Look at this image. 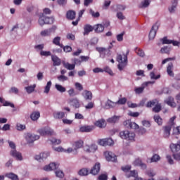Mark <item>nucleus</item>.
<instances>
[{
	"label": "nucleus",
	"instance_id": "obj_1",
	"mask_svg": "<svg viewBox=\"0 0 180 180\" xmlns=\"http://www.w3.org/2000/svg\"><path fill=\"white\" fill-rule=\"evenodd\" d=\"M117 61L119 63L117 65V68L120 71H123L124 68L127 65V55L126 54H117Z\"/></svg>",
	"mask_w": 180,
	"mask_h": 180
},
{
	"label": "nucleus",
	"instance_id": "obj_2",
	"mask_svg": "<svg viewBox=\"0 0 180 180\" xmlns=\"http://www.w3.org/2000/svg\"><path fill=\"white\" fill-rule=\"evenodd\" d=\"M120 137L124 140H130L131 141L134 140L136 134L133 132H129V131H122L120 132Z\"/></svg>",
	"mask_w": 180,
	"mask_h": 180
},
{
	"label": "nucleus",
	"instance_id": "obj_3",
	"mask_svg": "<svg viewBox=\"0 0 180 180\" xmlns=\"http://www.w3.org/2000/svg\"><path fill=\"white\" fill-rule=\"evenodd\" d=\"M40 136L39 135H36L32 133H27L25 135V140L28 143V144H32V143H34L36 140H39Z\"/></svg>",
	"mask_w": 180,
	"mask_h": 180
},
{
	"label": "nucleus",
	"instance_id": "obj_4",
	"mask_svg": "<svg viewBox=\"0 0 180 180\" xmlns=\"http://www.w3.org/2000/svg\"><path fill=\"white\" fill-rule=\"evenodd\" d=\"M155 82H144L142 86L141 87H136L134 89L135 94H137L138 95H140V94H143V92L144 91V88H146V86H148V85H153V84H155Z\"/></svg>",
	"mask_w": 180,
	"mask_h": 180
},
{
	"label": "nucleus",
	"instance_id": "obj_5",
	"mask_svg": "<svg viewBox=\"0 0 180 180\" xmlns=\"http://www.w3.org/2000/svg\"><path fill=\"white\" fill-rule=\"evenodd\" d=\"M158 27H160V25L158 23L155 24L152 27V29L149 32V40H154V38L157 34V30H158Z\"/></svg>",
	"mask_w": 180,
	"mask_h": 180
},
{
	"label": "nucleus",
	"instance_id": "obj_6",
	"mask_svg": "<svg viewBox=\"0 0 180 180\" xmlns=\"http://www.w3.org/2000/svg\"><path fill=\"white\" fill-rule=\"evenodd\" d=\"M68 103L70 106H73V108H75V109H78L81 106V104L79 103V100H78L77 98L68 99Z\"/></svg>",
	"mask_w": 180,
	"mask_h": 180
},
{
	"label": "nucleus",
	"instance_id": "obj_7",
	"mask_svg": "<svg viewBox=\"0 0 180 180\" xmlns=\"http://www.w3.org/2000/svg\"><path fill=\"white\" fill-rule=\"evenodd\" d=\"M10 154L13 158H15L17 161H22L23 160V156H22V153L16 150V149L11 150Z\"/></svg>",
	"mask_w": 180,
	"mask_h": 180
},
{
	"label": "nucleus",
	"instance_id": "obj_8",
	"mask_svg": "<svg viewBox=\"0 0 180 180\" xmlns=\"http://www.w3.org/2000/svg\"><path fill=\"white\" fill-rule=\"evenodd\" d=\"M104 155L107 160V161H112L115 162L117 160V156L112 152L110 151H105L104 153Z\"/></svg>",
	"mask_w": 180,
	"mask_h": 180
},
{
	"label": "nucleus",
	"instance_id": "obj_9",
	"mask_svg": "<svg viewBox=\"0 0 180 180\" xmlns=\"http://www.w3.org/2000/svg\"><path fill=\"white\" fill-rule=\"evenodd\" d=\"M171 129H172L171 125H166L162 127L163 136L165 139H168L169 136H171Z\"/></svg>",
	"mask_w": 180,
	"mask_h": 180
},
{
	"label": "nucleus",
	"instance_id": "obj_10",
	"mask_svg": "<svg viewBox=\"0 0 180 180\" xmlns=\"http://www.w3.org/2000/svg\"><path fill=\"white\" fill-rule=\"evenodd\" d=\"M162 44H173V46H178L179 42L171 39H168L167 37H163L160 39Z\"/></svg>",
	"mask_w": 180,
	"mask_h": 180
},
{
	"label": "nucleus",
	"instance_id": "obj_11",
	"mask_svg": "<svg viewBox=\"0 0 180 180\" xmlns=\"http://www.w3.org/2000/svg\"><path fill=\"white\" fill-rule=\"evenodd\" d=\"M48 157H50V153L43 152L37 155L35 160H37V161H44V160H47Z\"/></svg>",
	"mask_w": 180,
	"mask_h": 180
},
{
	"label": "nucleus",
	"instance_id": "obj_12",
	"mask_svg": "<svg viewBox=\"0 0 180 180\" xmlns=\"http://www.w3.org/2000/svg\"><path fill=\"white\" fill-rule=\"evenodd\" d=\"M58 163L51 162L49 165L44 167V171H54V169H57L58 168Z\"/></svg>",
	"mask_w": 180,
	"mask_h": 180
},
{
	"label": "nucleus",
	"instance_id": "obj_13",
	"mask_svg": "<svg viewBox=\"0 0 180 180\" xmlns=\"http://www.w3.org/2000/svg\"><path fill=\"white\" fill-rule=\"evenodd\" d=\"M99 171H101V163L96 162L91 168L90 174H91V175H98V174H99Z\"/></svg>",
	"mask_w": 180,
	"mask_h": 180
},
{
	"label": "nucleus",
	"instance_id": "obj_14",
	"mask_svg": "<svg viewBox=\"0 0 180 180\" xmlns=\"http://www.w3.org/2000/svg\"><path fill=\"white\" fill-rule=\"evenodd\" d=\"M126 176L127 178L132 176L135 180H141V179L139 177V173L136 170L130 171L129 173L126 174Z\"/></svg>",
	"mask_w": 180,
	"mask_h": 180
},
{
	"label": "nucleus",
	"instance_id": "obj_15",
	"mask_svg": "<svg viewBox=\"0 0 180 180\" xmlns=\"http://www.w3.org/2000/svg\"><path fill=\"white\" fill-rule=\"evenodd\" d=\"M98 150V146L93 144L91 146H86L84 148L86 153H95Z\"/></svg>",
	"mask_w": 180,
	"mask_h": 180
},
{
	"label": "nucleus",
	"instance_id": "obj_16",
	"mask_svg": "<svg viewBox=\"0 0 180 180\" xmlns=\"http://www.w3.org/2000/svg\"><path fill=\"white\" fill-rule=\"evenodd\" d=\"M82 96L84 98L85 101H92V92L84 90L82 93Z\"/></svg>",
	"mask_w": 180,
	"mask_h": 180
},
{
	"label": "nucleus",
	"instance_id": "obj_17",
	"mask_svg": "<svg viewBox=\"0 0 180 180\" xmlns=\"http://www.w3.org/2000/svg\"><path fill=\"white\" fill-rule=\"evenodd\" d=\"M116 107V102H113L110 99H108L105 103L104 108L105 109H112V108Z\"/></svg>",
	"mask_w": 180,
	"mask_h": 180
},
{
	"label": "nucleus",
	"instance_id": "obj_18",
	"mask_svg": "<svg viewBox=\"0 0 180 180\" xmlns=\"http://www.w3.org/2000/svg\"><path fill=\"white\" fill-rule=\"evenodd\" d=\"M84 30L83 33L84 36H88V34L91 33V32L94 31V27H92V25L87 24L84 25Z\"/></svg>",
	"mask_w": 180,
	"mask_h": 180
},
{
	"label": "nucleus",
	"instance_id": "obj_19",
	"mask_svg": "<svg viewBox=\"0 0 180 180\" xmlns=\"http://www.w3.org/2000/svg\"><path fill=\"white\" fill-rule=\"evenodd\" d=\"M56 30V28H50L48 30H44L41 32L40 34L42 36V37H46L47 36H50L52 32H54Z\"/></svg>",
	"mask_w": 180,
	"mask_h": 180
},
{
	"label": "nucleus",
	"instance_id": "obj_20",
	"mask_svg": "<svg viewBox=\"0 0 180 180\" xmlns=\"http://www.w3.org/2000/svg\"><path fill=\"white\" fill-rule=\"evenodd\" d=\"M51 59L53 63L54 67L61 65V59L57 57L56 55L51 56Z\"/></svg>",
	"mask_w": 180,
	"mask_h": 180
},
{
	"label": "nucleus",
	"instance_id": "obj_21",
	"mask_svg": "<svg viewBox=\"0 0 180 180\" xmlns=\"http://www.w3.org/2000/svg\"><path fill=\"white\" fill-rule=\"evenodd\" d=\"M77 13H75V11L70 10L68 11L66 13V18L67 19H68L69 20H74V19L75 18Z\"/></svg>",
	"mask_w": 180,
	"mask_h": 180
},
{
	"label": "nucleus",
	"instance_id": "obj_22",
	"mask_svg": "<svg viewBox=\"0 0 180 180\" xmlns=\"http://www.w3.org/2000/svg\"><path fill=\"white\" fill-rule=\"evenodd\" d=\"M65 117V113H64V112L58 111V112H53L54 119H58V120L64 119Z\"/></svg>",
	"mask_w": 180,
	"mask_h": 180
},
{
	"label": "nucleus",
	"instance_id": "obj_23",
	"mask_svg": "<svg viewBox=\"0 0 180 180\" xmlns=\"http://www.w3.org/2000/svg\"><path fill=\"white\" fill-rule=\"evenodd\" d=\"M167 105L169 106H171L172 108H176V103H175V101H174V98L172 97H169L166 101H165Z\"/></svg>",
	"mask_w": 180,
	"mask_h": 180
},
{
	"label": "nucleus",
	"instance_id": "obj_24",
	"mask_svg": "<svg viewBox=\"0 0 180 180\" xmlns=\"http://www.w3.org/2000/svg\"><path fill=\"white\" fill-rule=\"evenodd\" d=\"M82 146H84V141L81 140L75 141V143L73 144V147H75V153H77V150H78V148H81Z\"/></svg>",
	"mask_w": 180,
	"mask_h": 180
},
{
	"label": "nucleus",
	"instance_id": "obj_25",
	"mask_svg": "<svg viewBox=\"0 0 180 180\" xmlns=\"http://www.w3.org/2000/svg\"><path fill=\"white\" fill-rule=\"evenodd\" d=\"M39 117H40V112L39 111L33 112L30 115V119H32L34 122H36V120H38Z\"/></svg>",
	"mask_w": 180,
	"mask_h": 180
},
{
	"label": "nucleus",
	"instance_id": "obj_26",
	"mask_svg": "<svg viewBox=\"0 0 180 180\" xmlns=\"http://www.w3.org/2000/svg\"><path fill=\"white\" fill-rule=\"evenodd\" d=\"M96 50L97 51H98V53H100V57H101V58H105V53H106V51H108L106 50V48H103V47L96 48Z\"/></svg>",
	"mask_w": 180,
	"mask_h": 180
},
{
	"label": "nucleus",
	"instance_id": "obj_27",
	"mask_svg": "<svg viewBox=\"0 0 180 180\" xmlns=\"http://www.w3.org/2000/svg\"><path fill=\"white\" fill-rule=\"evenodd\" d=\"M0 103H2L3 106H11V108H15V105H13V103L6 101L2 97H0Z\"/></svg>",
	"mask_w": 180,
	"mask_h": 180
},
{
	"label": "nucleus",
	"instance_id": "obj_28",
	"mask_svg": "<svg viewBox=\"0 0 180 180\" xmlns=\"http://www.w3.org/2000/svg\"><path fill=\"white\" fill-rule=\"evenodd\" d=\"M25 89L27 91V94H33L34 92V89H36V84L30 85L25 87Z\"/></svg>",
	"mask_w": 180,
	"mask_h": 180
},
{
	"label": "nucleus",
	"instance_id": "obj_29",
	"mask_svg": "<svg viewBox=\"0 0 180 180\" xmlns=\"http://www.w3.org/2000/svg\"><path fill=\"white\" fill-rule=\"evenodd\" d=\"M92 130H93V128L91 126H84L80 127V131L82 133H84V132L89 133V131H92Z\"/></svg>",
	"mask_w": 180,
	"mask_h": 180
},
{
	"label": "nucleus",
	"instance_id": "obj_30",
	"mask_svg": "<svg viewBox=\"0 0 180 180\" xmlns=\"http://www.w3.org/2000/svg\"><path fill=\"white\" fill-rule=\"evenodd\" d=\"M6 178H8L9 179L11 180H19V177L18 176V175L12 172L6 174Z\"/></svg>",
	"mask_w": 180,
	"mask_h": 180
},
{
	"label": "nucleus",
	"instance_id": "obj_31",
	"mask_svg": "<svg viewBox=\"0 0 180 180\" xmlns=\"http://www.w3.org/2000/svg\"><path fill=\"white\" fill-rule=\"evenodd\" d=\"M170 148L173 153H176V151H179L180 150V145L178 143H172L170 145Z\"/></svg>",
	"mask_w": 180,
	"mask_h": 180
},
{
	"label": "nucleus",
	"instance_id": "obj_32",
	"mask_svg": "<svg viewBox=\"0 0 180 180\" xmlns=\"http://www.w3.org/2000/svg\"><path fill=\"white\" fill-rule=\"evenodd\" d=\"M94 30L96 32V33H101V32L105 30V27L101 24H98L97 25L94 26Z\"/></svg>",
	"mask_w": 180,
	"mask_h": 180
},
{
	"label": "nucleus",
	"instance_id": "obj_33",
	"mask_svg": "<svg viewBox=\"0 0 180 180\" xmlns=\"http://www.w3.org/2000/svg\"><path fill=\"white\" fill-rule=\"evenodd\" d=\"M89 174V172L88 171V169L86 168H83L81 169L79 172H78V174L80 176H86V175H88Z\"/></svg>",
	"mask_w": 180,
	"mask_h": 180
},
{
	"label": "nucleus",
	"instance_id": "obj_34",
	"mask_svg": "<svg viewBox=\"0 0 180 180\" xmlns=\"http://www.w3.org/2000/svg\"><path fill=\"white\" fill-rule=\"evenodd\" d=\"M53 134H55L54 130L49 127H45V136H53Z\"/></svg>",
	"mask_w": 180,
	"mask_h": 180
},
{
	"label": "nucleus",
	"instance_id": "obj_35",
	"mask_svg": "<svg viewBox=\"0 0 180 180\" xmlns=\"http://www.w3.org/2000/svg\"><path fill=\"white\" fill-rule=\"evenodd\" d=\"M60 40H61V37H56L53 39V44H56V46H59L60 47H61V49H63V44H60Z\"/></svg>",
	"mask_w": 180,
	"mask_h": 180
},
{
	"label": "nucleus",
	"instance_id": "obj_36",
	"mask_svg": "<svg viewBox=\"0 0 180 180\" xmlns=\"http://www.w3.org/2000/svg\"><path fill=\"white\" fill-rule=\"evenodd\" d=\"M172 68H174V65H172V63H170L167 66V74L170 76V77H174V72H172Z\"/></svg>",
	"mask_w": 180,
	"mask_h": 180
},
{
	"label": "nucleus",
	"instance_id": "obj_37",
	"mask_svg": "<svg viewBox=\"0 0 180 180\" xmlns=\"http://www.w3.org/2000/svg\"><path fill=\"white\" fill-rule=\"evenodd\" d=\"M68 94L70 98H74V96H77V95H78V94H77V92L75 91V89H74V88H70L68 91Z\"/></svg>",
	"mask_w": 180,
	"mask_h": 180
},
{
	"label": "nucleus",
	"instance_id": "obj_38",
	"mask_svg": "<svg viewBox=\"0 0 180 180\" xmlns=\"http://www.w3.org/2000/svg\"><path fill=\"white\" fill-rule=\"evenodd\" d=\"M169 51H171V48L169 46H164L160 49V53L162 54H169Z\"/></svg>",
	"mask_w": 180,
	"mask_h": 180
},
{
	"label": "nucleus",
	"instance_id": "obj_39",
	"mask_svg": "<svg viewBox=\"0 0 180 180\" xmlns=\"http://www.w3.org/2000/svg\"><path fill=\"white\" fill-rule=\"evenodd\" d=\"M119 119H120V117L113 116L112 117L108 118L107 122H108V123H116L119 122Z\"/></svg>",
	"mask_w": 180,
	"mask_h": 180
},
{
	"label": "nucleus",
	"instance_id": "obj_40",
	"mask_svg": "<svg viewBox=\"0 0 180 180\" xmlns=\"http://www.w3.org/2000/svg\"><path fill=\"white\" fill-rule=\"evenodd\" d=\"M55 88L56 89H57V91H58V92H61V93H64L65 92V91H67L65 87L63 86L60 84H56Z\"/></svg>",
	"mask_w": 180,
	"mask_h": 180
},
{
	"label": "nucleus",
	"instance_id": "obj_41",
	"mask_svg": "<svg viewBox=\"0 0 180 180\" xmlns=\"http://www.w3.org/2000/svg\"><path fill=\"white\" fill-rule=\"evenodd\" d=\"M96 126H97V127H100L101 129H102V127H105V120H99L97 122H96L95 123Z\"/></svg>",
	"mask_w": 180,
	"mask_h": 180
},
{
	"label": "nucleus",
	"instance_id": "obj_42",
	"mask_svg": "<svg viewBox=\"0 0 180 180\" xmlns=\"http://www.w3.org/2000/svg\"><path fill=\"white\" fill-rule=\"evenodd\" d=\"M154 120L159 126L162 125V118L160 117V115H155L154 116Z\"/></svg>",
	"mask_w": 180,
	"mask_h": 180
},
{
	"label": "nucleus",
	"instance_id": "obj_43",
	"mask_svg": "<svg viewBox=\"0 0 180 180\" xmlns=\"http://www.w3.org/2000/svg\"><path fill=\"white\" fill-rule=\"evenodd\" d=\"M150 0H143L139 5V8H147L150 5Z\"/></svg>",
	"mask_w": 180,
	"mask_h": 180
},
{
	"label": "nucleus",
	"instance_id": "obj_44",
	"mask_svg": "<svg viewBox=\"0 0 180 180\" xmlns=\"http://www.w3.org/2000/svg\"><path fill=\"white\" fill-rule=\"evenodd\" d=\"M134 164L135 165H140V167H141L143 169H146V168H147V166L146 165V164L141 162V160H136Z\"/></svg>",
	"mask_w": 180,
	"mask_h": 180
},
{
	"label": "nucleus",
	"instance_id": "obj_45",
	"mask_svg": "<svg viewBox=\"0 0 180 180\" xmlns=\"http://www.w3.org/2000/svg\"><path fill=\"white\" fill-rule=\"evenodd\" d=\"M135 51H136V54L138 56H139V57H144V56H146V54L144 53V51H143L140 48H136L135 49Z\"/></svg>",
	"mask_w": 180,
	"mask_h": 180
},
{
	"label": "nucleus",
	"instance_id": "obj_46",
	"mask_svg": "<svg viewBox=\"0 0 180 180\" xmlns=\"http://www.w3.org/2000/svg\"><path fill=\"white\" fill-rule=\"evenodd\" d=\"M51 88V81H49L47 82L46 86H45L44 89V94H49L50 92V89Z\"/></svg>",
	"mask_w": 180,
	"mask_h": 180
},
{
	"label": "nucleus",
	"instance_id": "obj_47",
	"mask_svg": "<svg viewBox=\"0 0 180 180\" xmlns=\"http://www.w3.org/2000/svg\"><path fill=\"white\" fill-rule=\"evenodd\" d=\"M46 19V16L44 15V14H42V15H41L39 17V19L38 20L39 24L40 25V26H43L45 25V20Z\"/></svg>",
	"mask_w": 180,
	"mask_h": 180
},
{
	"label": "nucleus",
	"instance_id": "obj_48",
	"mask_svg": "<svg viewBox=\"0 0 180 180\" xmlns=\"http://www.w3.org/2000/svg\"><path fill=\"white\" fill-rule=\"evenodd\" d=\"M65 68L67 70H74L75 68V64H70L68 63H64Z\"/></svg>",
	"mask_w": 180,
	"mask_h": 180
},
{
	"label": "nucleus",
	"instance_id": "obj_49",
	"mask_svg": "<svg viewBox=\"0 0 180 180\" xmlns=\"http://www.w3.org/2000/svg\"><path fill=\"white\" fill-rule=\"evenodd\" d=\"M131 169V166L130 165H127L122 167V170L126 174H129Z\"/></svg>",
	"mask_w": 180,
	"mask_h": 180
},
{
	"label": "nucleus",
	"instance_id": "obj_50",
	"mask_svg": "<svg viewBox=\"0 0 180 180\" xmlns=\"http://www.w3.org/2000/svg\"><path fill=\"white\" fill-rule=\"evenodd\" d=\"M57 79H58V81H60V82H64L65 81H68V77L65 76V75H60L58 76Z\"/></svg>",
	"mask_w": 180,
	"mask_h": 180
},
{
	"label": "nucleus",
	"instance_id": "obj_51",
	"mask_svg": "<svg viewBox=\"0 0 180 180\" xmlns=\"http://www.w3.org/2000/svg\"><path fill=\"white\" fill-rule=\"evenodd\" d=\"M127 102V99L126 98H122L118 100V101L115 102L116 105H124Z\"/></svg>",
	"mask_w": 180,
	"mask_h": 180
},
{
	"label": "nucleus",
	"instance_id": "obj_52",
	"mask_svg": "<svg viewBox=\"0 0 180 180\" xmlns=\"http://www.w3.org/2000/svg\"><path fill=\"white\" fill-rule=\"evenodd\" d=\"M160 160H161L160 155L155 154L151 158V162H157L158 161H160Z\"/></svg>",
	"mask_w": 180,
	"mask_h": 180
},
{
	"label": "nucleus",
	"instance_id": "obj_53",
	"mask_svg": "<svg viewBox=\"0 0 180 180\" xmlns=\"http://www.w3.org/2000/svg\"><path fill=\"white\" fill-rule=\"evenodd\" d=\"M108 173H103L98 176V180H108Z\"/></svg>",
	"mask_w": 180,
	"mask_h": 180
},
{
	"label": "nucleus",
	"instance_id": "obj_54",
	"mask_svg": "<svg viewBox=\"0 0 180 180\" xmlns=\"http://www.w3.org/2000/svg\"><path fill=\"white\" fill-rule=\"evenodd\" d=\"M161 110V104H156L155 106L153 108V112L155 113H158Z\"/></svg>",
	"mask_w": 180,
	"mask_h": 180
},
{
	"label": "nucleus",
	"instance_id": "obj_55",
	"mask_svg": "<svg viewBox=\"0 0 180 180\" xmlns=\"http://www.w3.org/2000/svg\"><path fill=\"white\" fill-rule=\"evenodd\" d=\"M176 9V3L174 4L172 6L169 7V12L170 13H175Z\"/></svg>",
	"mask_w": 180,
	"mask_h": 180
},
{
	"label": "nucleus",
	"instance_id": "obj_56",
	"mask_svg": "<svg viewBox=\"0 0 180 180\" xmlns=\"http://www.w3.org/2000/svg\"><path fill=\"white\" fill-rule=\"evenodd\" d=\"M75 86L76 89H77V91H81L84 90V86L80 83L76 82L75 84Z\"/></svg>",
	"mask_w": 180,
	"mask_h": 180
},
{
	"label": "nucleus",
	"instance_id": "obj_57",
	"mask_svg": "<svg viewBox=\"0 0 180 180\" xmlns=\"http://www.w3.org/2000/svg\"><path fill=\"white\" fill-rule=\"evenodd\" d=\"M150 79H158L159 78L161 77V75H158L157 76L155 75V73H154V72H151L150 73Z\"/></svg>",
	"mask_w": 180,
	"mask_h": 180
},
{
	"label": "nucleus",
	"instance_id": "obj_58",
	"mask_svg": "<svg viewBox=\"0 0 180 180\" xmlns=\"http://www.w3.org/2000/svg\"><path fill=\"white\" fill-rule=\"evenodd\" d=\"M55 174L58 178H64V173L61 170H57Z\"/></svg>",
	"mask_w": 180,
	"mask_h": 180
},
{
	"label": "nucleus",
	"instance_id": "obj_59",
	"mask_svg": "<svg viewBox=\"0 0 180 180\" xmlns=\"http://www.w3.org/2000/svg\"><path fill=\"white\" fill-rule=\"evenodd\" d=\"M40 56H43L44 57H49L51 56V52L46 51H41Z\"/></svg>",
	"mask_w": 180,
	"mask_h": 180
},
{
	"label": "nucleus",
	"instance_id": "obj_60",
	"mask_svg": "<svg viewBox=\"0 0 180 180\" xmlns=\"http://www.w3.org/2000/svg\"><path fill=\"white\" fill-rule=\"evenodd\" d=\"M158 103L157 100H153V101H148L147 103V108H151L152 106H155V105Z\"/></svg>",
	"mask_w": 180,
	"mask_h": 180
},
{
	"label": "nucleus",
	"instance_id": "obj_61",
	"mask_svg": "<svg viewBox=\"0 0 180 180\" xmlns=\"http://www.w3.org/2000/svg\"><path fill=\"white\" fill-rule=\"evenodd\" d=\"M16 127L17 130L19 131H22V130H25V129H26V126L22 124H17Z\"/></svg>",
	"mask_w": 180,
	"mask_h": 180
},
{
	"label": "nucleus",
	"instance_id": "obj_62",
	"mask_svg": "<svg viewBox=\"0 0 180 180\" xmlns=\"http://www.w3.org/2000/svg\"><path fill=\"white\" fill-rule=\"evenodd\" d=\"M89 13L91 14L93 18H99V16H101V14H99V12L95 13V11H94L92 9L89 10Z\"/></svg>",
	"mask_w": 180,
	"mask_h": 180
},
{
	"label": "nucleus",
	"instance_id": "obj_63",
	"mask_svg": "<svg viewBox=\"0 0 180 180\" xmlns=\"http://www.w3.org/2000/svg\"><path fill=\"white\" fill-rule=\"evenodd\" d=\"M105 72H107V74H109V75H113V72L111 69H110L109 67H105L103 70Z\"/></svg>",
	"mask_w": 180,
	"mask_h": 180
},
{
	"label": "nucleus",
	"instance_id": "obj_64",
	"mask_svg": "<svg viewBox=\"0 0 180 180\" xmlns=\"http://www.w3.org/2000/svg\"><path fill=\"white\" fill-rule=\"evenodd\" d=\"M124 36V32H122L117 35V41H122L123 40V37Z\"/></svg>",
	"mask_w": 180,
	"mask_h": 180
}]
</instances>
